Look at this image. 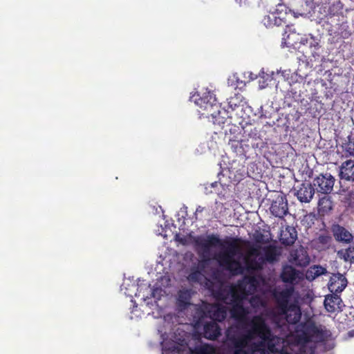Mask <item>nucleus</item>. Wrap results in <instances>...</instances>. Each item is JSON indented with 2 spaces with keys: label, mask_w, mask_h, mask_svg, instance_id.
Wrapping results in <instances>:
<instances>
[{
  "label": "nucleus",
  "mask_w": 354,
  "mask_h": 354,
  "mask_svg": "<svg viewBox=\"0 0 354 354\" xmlns=\"http://www.w3.org/2000/svg\"><path fill=\"white\" fill-rule=\"evenodd\" d=\"M272 248L273 260L264 259L260 266L245 268V275L239 281L240 295L234 287H227L219 296L231 304L232 317L240 333L242 354H313L317 342H322L330 332L325 327L308 322L303 331L295 334L281 333L288 329V324H297L301 316L300 297L293 287L273 292L277 306H268L266 294L271 292L273 282L259 273L266 262L277 261L279 253L272 245L253 247L259 255L265 257L264 250Z\"/></svg>",
  "instance_id": "nucleus-1"
},
{
  "label": "nucleus",
  "mask_w": 354,
  "mask_h": 354,
  "mask_svg": "<svg viewBox=\"0 0 354 354\" xmlns=\"http://www.w3.org/2000/svg\"><path fill=\"white\" fill-rule=\"evenodd\" d=\"M196 250L201 257L197 265L192 268L187 279L190 282L198 283L207 288L212 295L221 304H209L203 302L201 305L191 304L190 299L193 292L192 289L182 288L177 295V305L180 310L190 311L193 321L198 323L205 316H209L213 320L221 322L226 318L228 312L232 314L230 304L225 302L219 296L223 290L228 287H234L240 295L239 283L230 285L215 278V281H211L208 277L211 275L207 266L211 263V248L219 247L220 251L214 255L221 267L229 271L232 274H244L245 268H255L261 266L264 259L273 260L276 253L272 248L264 250L265 257L258 254L256 249H250L247 254H244L240 245L235 240L222 241L217 236H198L193 239Z\"/></svg>",
  "instance_id": "nucleus-2"
},
{
  "label": "nucleus",
  "mask_w": 354,
  "mask_h": 354,
  "mask_svg": "<svg viewBox=\"0 0 354 354\" xmlns=\"http://www.w3.org/2000/svg\"><path fill=\"white\" fill-rule=\"evenodd\" d=\"M162 322V326L158 328L162 354H242L236 322L225 330L218 351L202 340L194 326L177 323L175 315L167 314Z\"/></svg>",
  "instance_id": "nucleus-3"
},
{
  "label": "nucleus",
  "mask_w": 354,
  "mask_h": 354,
  "mask_svg": "<svg viewBox=\"0 0 354 354\" xmlns=\"http://www.w3.org/2000/svg\"><path fill=\"white\" fill-rule=\"evenodd\" d=\"M171 279L169 276H162L151 287L144 281L136 285L130 279H125L121 286V291L126 295L132 297L133 294L149 308L158 307V301L169 294Z\"/></svg>",
  "instance_id": "nucleus-4"
},
{
  "label": "nucleus",
  "mask_w": 354,
  "mask_h": 354,
  "mask_svg": "<svg viewBox=\"0 0 354 354\" xmlns=\"http://www.w3.org/2000/svg\"><path fill=\"white\" fill-rule=\"evenodd\" d=\"M190 100L198 107L200 117L211 118L212 122L218 126H222L228 121V111L221 108L216 102L214 94L208 88H203L199 91L192 93Z\"/></svg>",
  "instance_id": "nucleus-5"
},
{
  "label": "nucleus",
  "mask_w": 354,
  "mask_h": 354,
  "mask_svg": "<svg viewBox=\"0 0 354 354\" xmlns=\"http://www.w3.org/2000/svg\"><path fill=\"white\" fill-rule=\"evenodd\" d=\"M335 178L329 173L322 174L313 180L315 190L322 194H329L333 191Z\"/></svg>",
  "instance_id": "nucleus-6"
},
{
  "label": "nucleus",
  "mask_w": 354,
  "mask_h": 354,
  "mask_svg": "<svg viewBox=\"0 0 354 354\" xmlns=\"http://www.w3.org/2000/svg\"><path fill=\"white\" fill-rule=\"evenodd\" d=\"M222 329L220 326L214 321H209L206 322L203 324V337L209 340L214 341L217 339L219 337H221L219 340V344H221V340L223 337L224 334L221 335ZM221 347V345L218 347V348H214L216 351H218Z\"/></svg>",
  "instance_id": "nucleus-7"
},
{
  "label": "nucleus",
  "mask_w": 354,
  "mask_h": 354,
  "mask_svg": "<svg viewBox=\"0 0 354 354\" xmlns=\"http://www.w3.org/2000/svg\"><path fill=\"white\" fill-rule=\"evenodd\" d=\"M271 213L276 217L283 218L288 213V201L283 194H278L270 206Z\"/></svg>",
  "instance_id": "nucleus-8"
},
{
  "label": "nucleus",
  "mask_w": 354,
  "mask_h": 354,
  "mask_svg": "<svg viewBox=\"0 0 354 354\" xmlns=\"http://www.w3.org/2000/svg\"><path fill=\"white\" fill-rule=\"evenodd\" d=\"M294 191L295 195L301 203H309L312 200L315 190L312 184L305 183L295 187Z\"/></svg>",
  "instance_id": "nucleus-9"
},
{
  "label": "nucleus",
  "mask_w": 354,
  "mask_h": 354,
  "mask_svg": "<svg viewBox=\"0 0 354 354\" xmlns=\"http://www.w3.org/2000/svg\"><path fill=\"white\" fill-rule=\"evenodd\" d=\"M289 261L296 266L304 267L308 265L310 257L304 248L299 246L290 252Z\"/></svg>",
  "instance_id": "nucleus-10"
},
{
  "label": "nucleus",
  "mask_w": 354,
  "mask_h": 354,
  "mask_svg": "<svg viewBox=\"0 0 354 354\" xmlns=\"http://www.w3.org/2000/svg\"><path fill=\"white\" fill-rule=\"evenodd\" d=\"M347 283V279L343 274H333L329 280L328 289L331 292L338 295L345 289Z\"/></svg>",
  "instance_id": "nucleus-11"
},
{
  "label": "nucleus",
  "mask_w": 354,
  "mask_h": 354,
  "mask_svg": "<svg viewBox=\"0 0 354 354\" xmlns=\"http://www.w3.org/2000/svg\"><path fill=\"white\" fill-rule=\"evenodd\" d=\"M342 299L337 294L333 293L327 295L324 299V306L329 313L339 311L341 309Z\"/></svg>",
  "instance_id": "nucleus-12"
},
{
  "label": "nucleus",
  "mask_w": 354,
  "mask_h": 354,
  "mask_svg": "<svg viewBox=\"0 0 354 354\" xmlns=\"http://www.w3.org/2000/svg\"><path fill=\"white\" fill-rule=\"evenodd\" d=\"M297 239V232L292 226H286L281 231L280 241L282 244L290 245L293 244Z\"/></svg>",
  "instance_id": "nucleus-13"
},
{
  "label": "nucleus",
  "mask_w": 354,
  "mask_h": 354,
  "mask_svg": "<svg viewBox=\"0 0 354 354\" xmlns=\"http://www.w3.org/2000/svg\"><path fill=\"white\" fill-rule=\"evenodd\" d=\"M301 278V274L290 266H286L283 268L281 279L284 282L296 283Z\"/></svg>",
  "instance_id": "nucleus-14"
},
{
  "label": "nucleus",
  "mask_w": 354,
  "mask_h": 354,
  "mask_svg": "<svg viewBox=\"0 0 354 354\" xmlns=\"http://www.w3.org/2000/svg\"><path fill=\"white\" fill-rule=\"evenodd\" d=\"M283 40L288 46H295L297 44H301L306 45L305 36L303 37L295 32H292L289 28V33L288 31L285 32L283 35Z\"/></svg>",
  "instance_id": "nucleus-15"
},
{
  "label": "nucleus",
  "mask_w": 354,
  "mask_h": 354,
  "mask_svg": "<svg viewBox=\"0 0 354 354\" xmlns=\"http://www.w3.org/2000/svg\"><path fill=\"white\" fill-rule=\"evenodd\" d=\"M341 178L354 181V161L349 160L344 162L340 167Z\"/></svg>",
  "instance_id": "nucleus-16"
},
{
  "label": "nucleus",
  "mask_w": 354,
  "mask_h": 354,
  "mask_svg": "<svg viewBox=\"0 0 354 354\" xmlns=\"http://www.w3.org/2000/svg\"><path fill=\"white\" fill-rule=\"evenodd\" d=\"M229 145L232 150L238 156H245L250 149V145L245 140H230Z\"/></svg>",
  "instance_id": "nucleus-17"
},
{
  "label": "nucleus",
  "mask_w": 354,
  "mask_h": 354,
  "mask_svg": "<svg viewBox=\"0 0 354 354\" xmlns=\"http://www.w3.org/2000/svg\"><path fill=\"white\" fill-rule=\"evenodd\" d=\"M335 238L339 241L349 243L353 239V235L344 227L336 225L333 227Z\"/></svg>",
  "instance_id": "nucleus-18"
},
{
  "label": "nucleus",
  "mask_w": 354,
  "mask_h": 354,
  "mask_svg": "<svg viewBox=\"0 0 354 354\" xmlns=\"http://www.w3.org/2000/svg\"><path fill=\"white\" fill-rule=\"evenodd\" d=\"M274 72L272 71L270 73L266 72L263 68H262L259 72V80H258V86L260 90L264 89L267 88L269 85V83L271 82L274 78Z\"/></svg>",
  "instance_id": "nucleus-19"
},
{
  "label": "nucleus",
  "mask_w": 354,
  "mask_h": 354,
  "mask_svg": "<svg viewBox=\"0 0 354 354\" xmlns=\"http://www.w3.org/2000/svg\"><path fill=\"white\" fill-rule=\"evenodd\" d=\"M326 272V269L320 266H314L310 267L306 272V278L309 280H313L316 277L324 274Z\"/></svg>",
  "instance_id": "nucleus-20"
},
{
  "label": "nucleus",
  "mask_w": 354,
  "mask_h": 354,
  "mask_svg": "<svg viewBox=\"0 0 354 354\" xmlns=\"http://www.w3.org/2000/svg\"><path fill=\"white\" fill-rule=\"evenodd\" d=\"M227 84L235 88H242L245 86V80H241L236 73L229 76L227 79Z\"/></svg>",
  "instance_id": "nucleus-21"
},
{
  "label": "nucleus",
  "mask_w": 354,
  "mask_h": 354,
  "mask_svg": "<svg viewBox=\"0 0 354 354\" xmlns=\"http://www.w3.org/2000/svg\"><path fill=\"white\" fill-rule=\"evenodd\" d=\"M338 256L345 261L354 263V246L339 251Z\"/></svg>",
  "instance_id": "nucleus-22"
},
{
  "label": "nucleus",
  "mask_w": 354,
  "mask_h": 354,
  "mask_svg": "<svg viewBox=\"0 0 354 354\" xmlns=\"http://www.w3.org/2000/svg\"><path fill=\"white\" fill-rule=\"evenodd\" d=\"M263 23L266 27L271 26L272 24H274V25H279L277 20V17L274 14H272V16L265 17L263 19Z\"/></svg>",
  "instance_id": "nucleus-23"
},
{
  "label": "nucleus",
  "mask_w": 354,
  "mask_h": 354,
  "mask_svg": "<svg viewBox=\"0 0 354 354\" xmlns=\"http://www.w3.org/2000/svg\"><path fill=\"white\" fill-rule=\"evenodd\" d=\"M305 43L308 44L310 48H316L319 46L318 40L312 35L305 36Z\"/></svg>",
  "instance_id": "nucleus-24"
},
{
  "label": "nucleus",
  "mask_w": 354,
  "mask_h": 354,
  "mask_svg": "<svg viewBox=\"0 0 354 354\" xmlns=\"http://www.w3.org/2000/svg\"><path fill=\"white\" fill-rule=\"evenodd\" d=\"M302 80H303V77L301 75H299L297 73V72H295V73L290 74L289 80L288 82L289 86H290L292 84L297 83Z\"/></svg>",
  "instance_id": "nucleus-25"
},
{
  "label": "nucleus",
  "mask_w": 354,
  "mask_h": 354,
  "mask_svg": "<svg viewBox=\"0 0 354 354\" xmlns=\"http://www.w3.org/2000/svg\"><path fill=\"white\" fill-rule=\"evenodd\" d=\"M244 80H245V84L247 82H250V81H253L254 80L258 79L259 77V73L258 74H254L253 73L250 71H247L243 73Z\"/></svg>",
  "instance_id": "nucleus-26"
},
{
  "label": "nucleus",
  "mask_w": 354,
  "mask_h": 354,
  "mask_svg": "<svg viewBox=\"0 0 354 354\" xmlns=\"http://www.w3.org/2000/svg\"><path fill=\"white\" fill-rule=\"evenodd\" d=\"M345 151L351 156H354V140H349L344 146Z\"/></svg>",
  "instance_id": "nucleus-27"
},
{
  "label": "nucleus",
  "mask_w": 354,
  "mask_h": 354,
  "mask_svg": "<svg viewBox=\"0 0 354 354\" xmlns=\"http://www.w3.org/2000/svg\"><path fill=\"white\" fill-rule=\"evenodd\" d=\"M277 74H281V75L283 77V78L284 79V80L286 81H288L289 80V78H290V74H291V71L290 69H286V70H278L277 71Z\"/></svg>",
  "instance_id": "nucleus-28"
},
{
  "label": "nucleus",
  "mask_w": 354,
  "mask_h": 354,
  "mask_svg": "<svg viewBox=\"0 0 354 354\" xmlns=\"http://www.w3.org/2000/svg\"><path fill=\"white\" fill-rule=\"evenodd\" d=\"M141 312L138 309H137V306H134L132 310L131 311L130 318L133 319L141 317Z\"/></svg>",
  "instance_id": "nucleus-29"
},
{
  "label": "nucleus",
  "mask_w": 354,
  "mask_h": 354,
  "mask_svg": "<svg viewBox=\"0 0 354 354\" xmlns=\"http://www.w3.org/2000/svg\"><path fill=\"white\" fill-rule=\"evenodd\" d=\"M229 106L232 111L236 110L237 112H239V110L240 111L243 110V107L241 105H237L236 103H234L233 100H231L230 101Z\"/></svg>",
  "instance_id": "nucleus-30"
},
{
  "label": "nucleus",
  "mask_w": 354,
  "mask_h": 354,
  "mask_svg": "<svg viewBox=\"0 0 354 354\" xmlns=\"http://www.w3.org/2000/svg\"><path fill=\"white\" fill-rule=\"evenodd\" d=\"M307 5L312 6V5H319V3H326L327 0H322V1L319 2V0H304Z\"/></svg>",
  "instance_id": "nucleus-31"
},
{
  "label": "nucleus",
  "mask_w": 354,
  "mask_h": 354,
  "mask_svg": "<svg viewBox=\"0 0 354 354\" xmlns=\"http://www.w3.org/2000/svg\"><path fill=\"white\" fill-rule=\"evenodd\" d=\"M216 209H223L225 207L221 202H216Z\"/></svg>",
  "instance_id": "nucleus-32"
},
{
  "label": "nucleus",
  "mask_w": 354,
  "mask_h": 354,
  "mask_svg": "<svg viewBox=\"0 0 354 354\" xmlns=\"http://www.w3.org/2000/svg\"><path fill=\"white\" fill-rule=\"evenodd\" d=\"M204 209H205V207H202V206H198L196 209V212L195 214H198V213H201L202 212Z\"/></svg>",
  "instance_id": "nucleus-33"
},
{
  "label": "nucleus",
  "mask_w": 354,
  "mask_h": 354,
  "mask_svg": "<svg viewBox=\"0 0 354 354\" xmlns=\"http://www.w3.org/2000/svg\"><path fill=\"white\" fill-rule=\"evenodd\" d=\"M211 187L214 188V187H217L218 185H221L220 183H218V182H214V183H212L210 184Z\"/></svg>",
  "instance_id": "nucleus-34"
},
{
  "label": "nucleus",
  "mask_w": 354,
  "mask_h": 354,
  "mask_svg": "<svg viewBox=\"0 0 354 354\" xmlns=\"http://www.w3.org/2000/svg\"><path fill=\"white\" fill-rule=\"evenodd\" d=\"M275 88H276V91H283L282 89L279 87V83H277L275 86Z\"/></svg>",
  "instance_id": "nucleus-35"
},
{
  "label": "nucleus",
  "mask_w": 354,
  "mask_h": 354,
  "mask_svg": "<svg viewBox=\"0 0 354 354\" xmlns=\"http://www.w3.org/2000/svg\"><path fill=\"white\" fill-rule=\"evenodd\" d=\"M348 335L350 337H354V330H351L348 333Z\"/></svg>",
  "instance_id": "nucleus-36"
},
{
  "label": "nucleus",
  "mask_w": 354,
  "mask_h": 354,
  "mask_svg": "<svg viewBox=\"0 0 354 354\" xmlns=\"http://www.w3.org/2000/svg\"><path fill=\"white\" fill-rule=\"evenodd\" d=\"M163 230H163V228H162V231H161V232H158V234L165 237L167 235H166V234H163Z\"/></svg>",
  "instance_id": "nucleus-37"
},
{
  "label": "nucleus",
  "mask_w": 354,
  "mask_h": 354,
  "mask_svg": "<svg viewBox=\"0 0 354 354\" xmlns=\"http://www.w3.org/2000/svg\"><path fill=\"white\" fill-rule=\"evenodd\" d=\"M225 194H227V192H225V194H223L222 196L223 197H224L225 198V197L228 198V196H225Z\"/></svg>",
  "instance_id": "nucleus-38"
},
{
  "label": "nucleus",
  "mask_w": 354,
  "mask_h": 354,
  "mask_svg": "<svg viewBox=\"0 0 354 354\" xmlns=\"http://www.w3.org/2000/svg\"><path fill=\"white\" fill-rule=\"evenodd\" d=\"M218 194L219 195L220 198H221V196L223 195L222 193H218Z\"/></svg>",
  "instance_id": "nucleus-39"
},
{
  "label": "nucleus",
  "mask_w": 354,
  "mask_h": 354,
  "mask_svg": "<svg viewBox=\"0 0 354 354\" xmlns=\"http://www.w3.org/2000/svg\"><path fill=\"white\" fill-rule=\"evenodd\" d=\"M294 16H295V17H297V15H296L295 13H294Z\"/></svg>",
  "instance_id": "nucleus-40"
},
{
  "label": "nucleus",
  "mask_w": 354,
  "mask_h": 354,
  "mask_svg": "<svg viewBox=\"0 0 354 354\" xmlns=\"http://www.w3.org/2000/svg\"><path fill=\"white\" fill-rule=\"evenodd\" d=\"M241 3H242V0H240V3H239L240 5H241Z\"/></svg>",
  "instance_id": "nucleus-41"
}]
</instances>
